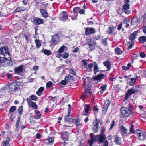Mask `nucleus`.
<instances>
[{"instance_id": "obj_23", "label": "nucleus", "mask_w": 146, "mask_h": 146, "mask_svg": "<svg viewBox=\"0 0 146 146\" xmlns=\"http://www.w3.org/2000/svg\"><path fill=\"white\" fill-rule=\"evenodd\" d=\"M40 11L42 15L44 17H46L48 16L47 12L45 10L41 9H40Z\"/></svg>"}, {"instance_id": "obj_57", "label": "nucleus", "mask_w": 146, "mask_h": 146, "mask_svg": "<svg viewBox=\"0 0 146 146\" xmlns=\"http://www.w3.org/2000/svg\"><path fill=\"white\" fill-rule=\"evenodd\" d=\"M74 122H75L76 123V125L77 126H79L80 124V120L78 119H74Z\"/></svg>"}, {"instance_id": "obj_49", "label": "nucleus", "mask_w": 146, "mask_h": 146, "mask_svg": "<svg viewBox=\"0 0 146 146\" xmlns=\"http://www.w3.org/2000/svg\"><path fill=\"white\" fill-rule=\"evenodd\" d=\"M31 104V107H32V108L35 109H36L37 108V106L36 103L32 102Z\"/></svg>"}, {"instance_id": "obj_13", "label": "nucleus", "mask_w": 146, "mask_h": 146, "mask_svg": "<svg viewBox=\"0 0 146 146\" xmlns=\"http://www.w3.org/2000/svg\"><path fill=\"white\" fill-rule=\"evenodd\" d=\"M23 70V66L20 65L19 67L15 68L14 71L15 74H18L21 72Z\"/></svg>"}, {"instance_id": "obj_9", "label": "nucleus", "mask_w": 146, "mask_h": 146, "mask_svg": "<svg viewBox=\"0 0 146 146\" xmlns=\"http://www.w3.org/2000/svg\"><path fill=\"white\" fill-rule=\"evenodd\" d=\"M69 137V133L67 131H65L61 132V137L62 139L64 140H66Z\"/></svg>"}, {"instance_id": "obj_20", "label": "nucleus", "mask_w": 146, "mask_h": 146, "mask_svg": "<svg viewBox=\"0 0 146 146\" xmlns=\"http://www.w3.org/2000/svg\"><path fill=\"white\" fill-rule=\"evenodd\" d=\"M58 40V36H53L51 40L52 44H55L57 43Z\"/></svg>"}, {"instance_id": "obj_48", "label": "nucleus", "mask_w": 146, "mask_h": 146, "mask_svg": "<svg viewBox=\"0 0 146 146\" xmlns=\"http://www.w3.org/2000/svg\"><path fill=\"white\" fill-rule=\"evenodd\" d=\"M80 10V9L79 7H76L74 8L73 9V11L74 12V13H77L78 14V13L79 12V10Z\"/></svg>"}, {"instance_id": "obj_40", "label": "nucleus", "mask_w": 146, "mask_h": 146, "mask_svg": "<svg viewBox=\"0 0 146 146\" xmlns=\"http://www.w3.org/2000/svg\"><path fill=\"white\" fill-rule=\"evenodd\" d=\"M99 71V68L98 67L97 64L95 65L94 67V74H96L97 72Z\"/></svg>"}, {"instance_id": "obj_21", "label": "nucleus", "mask_w": 146, "mask_h": 146, "mask_svg": "<svg viewBox=\"0 0 146 146\" xmlns=\"http://www.w3.org/2000/svg\"><path fill=\"white\" fill-rule=\"evenodd\" d=\"M138 31H136L134 32L129 37V39L131 41H133L135 38L136 35Z\"/></svg>"}, {"instance_id": "obj_56", "label": "nucleus", "mask_w": 146, "mask_h": 146, "mask_svg": "<svg viewBox=\"0 0 146 146\" xmlns=\"http://www.w3.org/2000/svg\"><path fill=\"white\" fill-rule=\"evenodd\" d=\"M134 125L133 124H132L131 127L130 129V133H135V132L134 131L133 129Z\"/></svg>"}, {"instance_id": "obj_44", "label": "nucleus", "mask_w": 146, "mask_h": 146, "mask_svg": "<svg viewBox=\"0 0 146 146\" xmlns=\"http://www.w3.org/2000/svg\"><path fill=\"white\" fill-rule=\"evenodd\" d=\"M137 17H135L133 18V19H132L131 21V24L134 25L135 24V23L137 21Z\"/></svg>"}, {"instance_id": "obj_6", "label": "nucleus", "mask_w": 146, "mask_h": 146, "mask_svg": "<svg viewBox=\"0 0 146 146\" xmlns=\"http://www.w3.org/2000/svg\"><path fill=\"white\" fill-rule=\"evenodd\" d=\"M97 140L100 143L103 142L106 139V137L105 135H96Z\"/></svg>"}, {"instance_id": "obj_61", "label": "nucleus", "mask_w": 146, "mask_h": 146, "mask_svg": "<svg viewBox=\"0 0 146 146\" xmlns=\"http://www.w3.org/2000/svg\"><path fill=\"white\" fill-rule=\"evenodd\" d=\"M78 15V14L77 13H74V15L72 16V20H75L76 19V17H77Z\"/></svg>"}, {"instance_id": "obj_10", "label": "nucleus", "mask_w": 146, "mask_h": 146, "mask_svg": "<svg viewBox=\"0 0 146 146\" xmlns=\"http://www.w3.org/2000/svg\"><path fill=\"white\" fill-rule=\"evenodd\" d=\"M5 57L0 56V67L3 66L5 65L7 60Z\"/></svg>"}, {"instance_id": "obj_24", "label": "nucleus", "mask_w": 146, "mask_h": 146, "mask_svg": "<svg viewBox=\"0 0 146 146\" xmlns=\"http://www.w3.org/2000/svg\"><path fill=\"white\" fill-rule=\"evenodd\" d=\"M89 108V106L88 105H86L85 107V109L84 111H85L84 113H83L82 115L83 116L86 115L88 112V111Z\"/></svg>"}, {"instance_id": "obj_54", "label": "nucleus", "mask_w": 146, "mask_h": 146, "mask_svg": "<svg viewBox=\"0 0 146 146\" xmlns=\"http://www.w3.org/2000/svg\"><path fill=\"white\" fill-rule=\"evenodd\" d=\"M70 72L71 74L74 75H76V73L75 72V70L74 69H70Z\"/></svg>"}, {"instance_id": "obj_37", "label": "nucleus", "mask_w": 146, "mask_h": 146, "mask_svg": "<svg viewBox=\"0 0 146 146\" xmlns=\"http://www.w3.org/2000/svg\"><path fill=\"white\" fill-rule=\"evenodd\" d=\"M127 45L128 46L127 49H131L133 46V41H131V43L128 42L127 43Z\"/></svg>"}, {"instance_id": "obj_30", "label": "nucleus", "mask_w": 146, "mask_h": 146, "mask_svg": "<svg viewBox=\"0 0 146 146\" xmlns=\"http://www.w3.org/2000/svg\"><path fill=\"white\" fill-rule=\"evenodd\" d=\"M44 88L43 87H40L36 92V94L38 96H40L44 90Z\"/></svg>"}, {"instance_id": "obj_38", "label": "nucleus", "mask_w": 146, "mask_h": 146, "mask_svg": "<svg viewBox=\"0 0 146 146\" xmlns=\"http://www.w3.org/2000/svg\"><path fill=\"white\" fill-rule=\"evenodd\" d=\"M35 42L36 44V47L38 48L40 46L41 44L39 40L36 39L35 40Z\"/></svg>"}, {"instance_id": "obj_64", "label": "nucleus", "mask_w": 146, "mask_h": 146, "mask_svg": "<svg viewBox=\"0 0 146 146\" xmlns=\"http://www.w3.org/2000/svg\"><path fill=\"white\" fill-rule=\"evenodd\" d=\"M146 19V13H145L143 15L141 18V19L143 20V21H144Z\"/></svg>"}, {"instance_id": "obj_63", "label": "nucleus", "mask_w": 146, "mask_h": 146, "mask_svg": "<svg viewBox=\"0 0 146 146\" xmlns=\"http://www.w3.org/2000/svg\"><path fill=\"white\" fill-rule=\"evenodd\" d=\"M123 12L126 14H129L130 13L129 11L128 10V9H124L122 10Z\"/></svg>"}, {"instance_id": "obj_55", "label": "nucleus", "mask_w": 146, "mask_h": 146, "mask_svg": "<svg viewBox=\"0 0 146 146\" xmlns=\"http://www.w3.org/2000/svg\"><path fill=\"white\" fill-rule=\"evenodd\" d=\"M108 109V108L104 106V108L102 110V113L103 114H104L106 113Z\"/></svg>"}, {"instance_id": "obj_50", "label": "nucleus", "mask_w": 146, "mask_h": 146, "mask_svg": "<svg viewBox=\"0 0 146 146\" xmlns=\"http://www.w3.org/2000/svg\"><path fill=\"white\" fill-rule=\"evenodd\" d=\"M120 129L121 131L124 133H125L127 132V130L125 129V127L123 126H122L120 127Z\"/></svg>"}, {"instance_id": "obj_42", "label": "nucleus", "mask_w": 146, "mask_h": 146, "mask_svg": "<svg viewBox=\"0 0 146 146\" xmlns=\"http://www.w3.org/2000/svg\"><path fill=\"white\" fill-rule=\"evenodd\" d=\"M130 5L127 3H125L122 7V10L128 9Z\"/></svg>"}, {"instance_id": "obj_39", "label": "nucleus", "mask_w": 146, "mask_h": 146, "mask_svg": "<svg viewBox=\"0 0 146 146\" xmlns=\"http://www.w3.org/2000/svg\"><path fill=\"white\" fill-rule=\"evenodd\" d=\"M66 48V47H65L64 45L62 46L59 49L58 51V52L60 53H62L64 52V49Z\"/></svg>"}, {"instance_id": "obj_53", "label": "nucleus", "mask_w": 146, "mask_h": 146, "mask_svg": "<svg viewBox=\"0 0 146 146\" xmlns=\"http://www.w3.org/2000/svg\"><path fill=\"white\" fill-rule=\"evenodd\" d=\"M69 53H64L63 55L62 56V57L64 58H68L69 56Z\"/></svg>"}, {"instance_id": "obj_59", "label": "nucleus", "mask_w": 146, "mask_h": 146, "mask_svg": "<svg viewBox=\"0 0 146 146\" xmlns=\"http://www.w3.org/2000/svg\"><path fill=\"white\" fill-rule=\"evenodd\" d=\"M93 64L92 63H91L88 65V68L90 71L92 70V68L93 67Z\"/></svg>"}, {"instance_id": "obj_16", "label": "nucleus", "mask_w": 146, "mask_h": 146, "mask_svg": "<svg viewBox=\"0 0 146 146\" xmlns=\"http://www.w3.org/2000/svg\"><path fill=\"white\" fill-rule=\"evenodd\" d=\"M85 94L84 95H83L82 97V98L83 100H84L88 96V94H90V95H91L92 94V93L90 91V89L89 88L86 89V90H85Z\"/></svg>"}, {"instance_id": "obj_62", "label": "nucleus", "mask_w": 146, "mask_h": 146, "mask_svg": "<svg viewBox=\"0 0 146 146\" xmlns=\"http://www.w3.org/2000/svg\"><path fill=\"white\" fill-rule=\"evenodd\" d=\"M94 141H93L91 140H88V143L90 145V146H92L93 145V142Z\"/></svg>"}, {"instance_id": "obj_45", "label": "nucleus", "mask_w": 146, "mask_h": 146, "mask_svg": "<svg viewBox=\"0 0 146 146\" xmlns=\"http://www.w3.org/2000/svg\"><path fill=\"white\" fill-rule=\"evenodd\" d=\"M110 104V101L109 100H107L105 102L104 106L108 108Z\"/></svg>"}, {"instance_id": "obj_29", "label": "nucleus", "mask_w": 146, "mask_h": 146, "mask_svg": "<svg viewBox=\"0 0 146 146\" xmlns=\"http://www.w3.org/2000/svg\"><path fill=\"white\" fill-rule=\"evenodd\" d=\"M25 10V8L23 7H19L17 8L15 10L14 12L15 13L23 11Z\"/></svg>"}, {"instance_id": "obj_1", "label": "nucleus", "mask_w": 146, "mask_h": 146, "mask_svg": "<svg viewBox=\"0 0 146 146\" xmlns=\"http://www.w3.org/2000/svg\"><path fill=\"white\" fill-rule=\"evenodd\" d=\"M122 115L125 117H127L131 115L135 116L136 113L133 111L131 109L125 107H122L121 109Z\"/></svg>"}, {"instance_id": "obj_35", "label": "nucleus", "mask_w": 146, "mask_h": 146, "mask_svg": "<svg viewBox=\"0 0 146 146\" xmlns=\"http://www.w3.org/2000/svg\"><path fill=\"white\" fill-rule=\"evenodd\" d=\"M114 27L113 25H111L109 28V30L108 31V33L111 34L114 31Z\"/></svg>"}, {"instance_id": "obj_15", "label": "nucleus", "mask_w": 146, "mask_h": 146, "mask_svg": "<svg viewBox=\"0 0 146 146\" xmlns=\"http://www.w3.org/2000/svg\"><path fill=\"white\" fill-rule=\"evenodd\" d=\"M103 65L106 67L108 70L109 71L111 69V62L109 60H108L103 62Z\"/></svg>"}, {"instance_id": "obj_17", "label": "nucleus", "mask_w": 146, "mask_h": 146, "mask_svg": "<svg viewBox=\"0 0 146 146\" xmlns=\"http://www.w3.org/2000/svg\"><path fill=\"white\" fill-rule=\"evenodd\" d=\"M65 79V80L67 82H73L74 80V79L73 76L70 74L66 76Z\"/></svg>"}, {"instance_id": "obj_4", "label": "nucleus", "mask_w": 146, "mask_h": 146, "mask_svg": "<svg viewBox=\"0 0 146 146\" xmlns=\"http://www.w3.org/2000/svg\"><path fill=\"white\" fill-rule=\"evenodd\" d=\"M31 21L33 24L36 25L42 24L44 22L43 19L37 17L34 18Z\"/></svg>"}, {"instance_id": "obj_3", "label": "nucleus", "mask_w": 146, "mask_h": 146, "mask_svg": "<svg viewBox=\"0 0 146 146\" xmlns=\"http://www.w3.org/2000/svg\"><path fill=\"white\" fill-rule=\"evenodd\" d=\"M9 54L8 48L7 46L1 47L0 48V56H6L7 55L9 56Z\"/></svg>"}, {"instance_id": "obj_41", "label": "nucleus", "mask_w": 146, "mask_h": 146, "mask_svg": "<svg viewBox=\"0 0 146 146\" xmlns=\"http://www.w3.org/2000/svg\"><path fill=\"white\" fill-rule=\"evenodd\" d=\"M16 109V107L15 106H12L10 108L9 112L10 113L14 112Z\"/></svg>"}, {"instance_id": "obj_12", "label": "nucleus", "mask_w": 146, "mask_h": 146, "mask_svg": "<svg viewBox=\"0 0 146 146\" xmlns=\"http://www.w3.org/2000/svg\"><path fill=\"white\" fill-rule=\"evenodd\" d=\"M64 119L66 121L70 123H72L74 122V120L72 119L70 115H66L65 116Z\"/></svg>"}, {"instance_id": "obj_46", "label": "nucleus", "mask_w": 146, "mask_h": 146, "mask_svg": "<svg viewBox=\"0 0 146 146\" xmlns=\"http://www.w3.org/2000/svg\"><path fill=\"white\" fill-rule=\"evenodd\" d=\"M23 111V107L22 106H20L19 107L18 110V112L19 113V115H21Z\"/></svg>"}, {"instance_id": "obj_19", "label": "nucleus", "mask_w": 146, "mask_h": 146, "mask_svg": "<svg viewBox=\"0 0 146 146\" xmlns=\"http://www.w3.org/2000/svg\"><path fill=\"white\" fill-rule=\"evenodd\" d=\"M141 133L139 135V138L141 140H143L146 137V132L141 131Z\"/></svg>"}, {"instance_id": "obj_7", "label": "nucleus", "mask_w": 146, "mask_h": 146, "mask_svg": "<svg viewBox=\"0 0 146 146\" xmlns=\"http://www.w3.org/2000/svg\"><path fill=\"white\" fill-rule=\"evenodd\" d=\"M94 28H86L85 29V34L87 35H88L90 34H93L95 33Z\"/></svg>"}, {"instance_id": "obj_27", "label": "nucleus", "mask_w": 146, "mask_h": 146, "mask_svg": "<svg viewBox=\"0 0 146 146\" xmlns=\"http://www.w3.org/2000/svg\"><path fill=\"white\" fill-rule=\"evenodd\" d=\"M115 141L116 143L119 145H121V141L120 138L117 136H115Z\"/></svg>"}, {"instance_id": "obj_8", "label": "nucleus", "mask_w": 146, "mask_h": 146, "mask_svg": "<svg viewBox=\"0 0 146 146\" xmlns=\"http://www.w3.org/2000/svg\"><path fill=\"white\" fill-rule=\"evenodd\" d=\"M68 19V15L65 11H63L61 14V17L60 18V19L63 21H66Z\"/></svg>"}, {"instance_id": "obj_26", "label": "nucleus", "mask_w": 146, "mask_h": 146, "mask_svg": "<svg viewBox=\"0 0 146 146\" xmlns=\"http://www.w3.org/2000/svg\"><path fill=\"white\" fill-rule=\"evenodd\" d=\"M42 52L44 53L45 54L49 55L51 54L52 53L49 50H47L43 49L42 50Z\"/></svg>"}, {"instance_id": "obj_34", "label": "nucleus", "mask_w": 146, "mask_h": 146, "mask_svg": "<svg viewBox=\"0 0 146 146\" xmlns=\"http://www.w3.org/2000/svg\"><path fill=\"white\" fill-rule=\"evenodd\" d=\"M90 137L91 139L93 141H95L96 140H97L96 136L95 137V134L94 133H92L91 134Z\"/></svg>"}, {"instance_id": "obj_28", "label": "nucleus", "mask_w": 146, "mask_h": 146, "mask_svg": "<svg viewBox=\"0 0 146 146\" xmlns=\"http://www.w3.org/2000/svg\"><path fill=\"white\" fill-rule=\"evenodd\" d=\"M131 66V63H129L127 64V66H122V68L123 70H129Z\"/></svg>"}, {"instance_id": "obj_11", "label": "nucleus", "mask_w": 146, "mask_h": 146, "mask_svg": "<svg viewBox=\"0 0 146 146\" xmlns=\"http://www.w3.org/2000/svg\"><path fill=\"white\" fill-rule=\"evenodd\" d=\"M53 142L54 139L51 137H49L47 139L44 141L45 143L47 145H51Z\"/></svg>"}, {"instance_id": "obj_31", "label": "nucleus", "mask_w": 146, "mask_h": 146, "mask_svg": "<svg viewBox=\"0 0 146 146\" xmlns=\"http://www.w3.org/2000/svg\"><path fill=\"white\" fill-rule=\"evenodd\" d=\"M7 61L5 63V65H7L9 66H11L13 65V62L11 60L10 58H7Z\"/></svg>"}, {"instance_id": "obj_51", "label": "nucleus", "mask_w": 146, "mask_h": 146, "mask_svg": "<svg viewBox=\"0 0 146 146\" xmlns=\"http://www.w3.org/2000/svg\"><path fill=\"white\" fill-rule=\"evenodd\" d=\"M107 86V85L106 84L102 85L100 87V89L101 90L102 92H104L106 89Z\"/></svg>"}, {"instance_id": "obj_33", "label": "nucleus", "mask_w": 146, "mask_h": 146, "mask_svg": "<svg viewBox=\"0 0 146 146\" xmlns=\"http://www.w3.org/2000/svg\"><path fill=\"white\" fill-rule=\"evenodd\" d=\"M139 42L144 43L146 41V36H143L140 37L138 39Z\"/></svg>"}, {"instance_id": "obj_43", "label": "nucleus", "mask_w": 146, "mask_h": 146, "mask_svg": "<svg viewBox=\"0 0 146 146\" xmlns=\"http://www.w3.org/2000/svg\"><path fill=\"white\" fill-rule=\"evenodd\" d=\"M115 53L116 54L119 55L121 54L122 53V51L119 48H117L116 49H115Z\"/></svg>"}, {"instance_id": "obj_2", "label": "nucleus", "mask_w": 146, "mask_h": 146, "mask_svg": "<svg viewBox=\"0 0 146 146\" xmlns=\"http://www.w3.org/2000/svg\"><path fill=\"white\" fill-rule=\"evenodd\" d=\"M141 88L139 86L136 87V89H134L133 88H131L129 89L128 91L125 96V99L127 100L130 97V96L132 94L135 93V92H139L141 91Z\"/></svg>"}, {"instance_id": "obj_32", "label": "nucleus", "mask_w": 146, "mask_h": 146, "mask_svg": "<svg viewBox=\"0 0 146 146\" xmlns=\"http://www.w3.org/2000/svg\"><path fill=\"white\" fill-rule=\"evenodd\" d=\"M14 86L15 90L18 89L20 86V83L19 82H14L13 83Z\"/></svg>"}, {"instance_id": "obj_14", "label": "nucleus", "mask_w": 146, "mask_h": 146, "mask_svg": "<svg viewBox=\"0 0 146 146\" xmlns=\"http://www.w3.org/2000/svg\"><path fill=\"white\" fill-rule=\"evenodd\" d=\"M86 45L88 44L89 45V48L90 50H94L95 48V46L96 44V43L95 42H92L91 41L89 42L88 43H86Z\"/></svg>"}, {"instance_id": "obj_58", "label": "nucleus", "mask_w": 146, "mask_h": 146, "mask_svg": "<svg viewBox=\"0 0 146 146\" xmlns=\"http://www.w3.org/2000/svg\"><path fill=\"white\" fill-rule=\"evenodd\" d=\"M3 146H9L10 144L9 142H7V141H4L3 142Z\"/></svg>"}, {"instance_id": "obj_18", "label": "nucleus", "mask_w": 146, "mask_h": 146, "mask_svg": "<svg viewBox=\"0 0 146 146\" xmlns=\"http://www.w3.org/2000/svg\"><path fill=\"white\" fill-rule=\"evenodd\" d=\"M106 76L104 74H101L98 75L94 77V80L97 81H100L101 79H103L104 78V77Z\"/></svg>"}, {"instance_id": "obj_5", "label": "nucleus", "mask_w": 146, "mask_h": 146, "mask_svg": "<svg viewBox=\"0 0 146 146\" xmlns=\"http://www.w3.org/2000/svg\"><path fill=\"white\" fill-rule=\"evenodd\" d=\"M99 121L97 120L96 119L94 120L93 123V125L94 127L93 128V131L95 133H96L98 131V128L99 127Z\"/></svg>"}, {"instance_id": "obj_60", "label": "nucleus", "mask_w": 146, "mask_h": 146, "mask_svg": "<svg viewBox=\"0 0 146 146\" xmlns=\"http://www.w3.org/2000/svg\"><path fill=\"white\" fill-rule=\"evenodd\" d=\"M23 37L25 38L26 41H27V43H28L29 42V36L26 35L24 34Z\"/></svg>"}, {"instance_id": "obj_47", "label": "nucleus", "mask_w": 146, "mask_h": 146, "mask_svg": "<svg viewBox=\"0 0 146 146\" xmlns=\"http://www.w3.org/2000/svg\"><path fill=\"white\" fill-rule=\"evenodd\" d=\"M29 98H30L31 100L34 101L36 100L37 98L36 96L34 95H31L30 96Z\"/></svg>"}, {"instance_id": "obj_25", "label": "nucleus", "mask_w": 146, "mask_h": 146, "mask_svg": "<svg viewBox=\"0 0 146 146\" xmlns=\"http://www.w3.org/2000/svg\"><path fill=\"white\" fill-rule=\"evenodd\" d=\"M8 87L9 90V92H12L15 90V88L13 84H9L8 86Z\"/></svg>"}, {"instance_id": "obj_22", "label": "nucleus", "mask_w": 146, "mask_h": 146, "mask_svg": "<svg viewBox=\"0 0 146 146\" xmlns=\"http://www.w3.org/2000/svg\"><path fill=\"white\" fill-rule=\"evenodd\" d=\"M35 113L36 116L34 117V118L36 119H40L41 117V115L40 112L38 110H36L35 111Z\"/></svg>"}, {"instance_id": "obj_52", "label": "nucleus", "mask_w": 146, "mask_h": 146, "mask_svg": "<svg viewBox=\"0 0 146 146\" xmlns=\"http://www.w3.org/2000/svg\"><path fill=\"white\" fill-rule=\"evenodd\" d=\"M52 83L51 81H49L46 84V87L48 88L50 87L52 85Z\"/></svg>"}, {"instance_id": "obj_36", "label": "nucleus", "mask_w": 146, "mask_h": 146, "mask_svg": "<svg viewBox=\"0 0 146 146\" xmlns=\"http://www.w3.org/2000/svg\"><path fill=\"white\" fill-rule=\"evenodd\" d=\"M137 78L135 79L134 78H131L130 80L129 83L130 85L133 86L136 82Z\"/></svg>"}]
</instances>
